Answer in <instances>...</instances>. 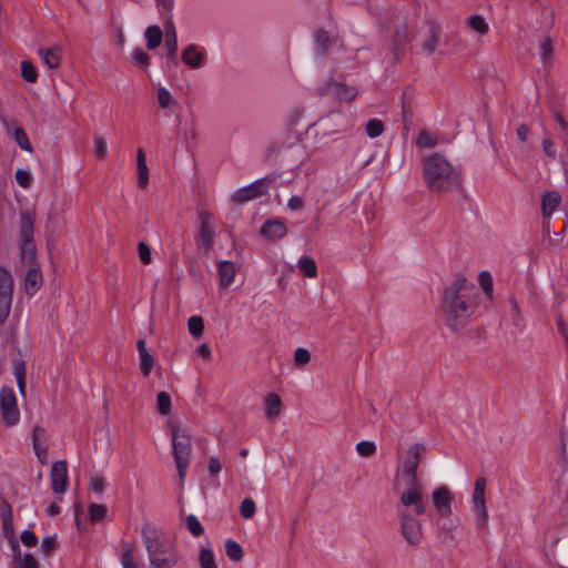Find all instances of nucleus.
Here are the masks:
<instances>
[{"mask_svg": "<svg viewBox=\"0 0 568 568\" xmlns=\"http://www.w3.org/2000/svg\"><path fill=\"white\" fill-rule=\"evenodd\" d=\"M476 298L474 285L464 277L445 288L442 311L452 329L459 331L469 323L477 306Z\"/></svg>", "mask_w": 568, "mask_h": 568, "instance_id": "f257e3e1", "label": "nucleus"}, {"mask_svg": "<svg viewBox=\"0 0 568 568\" xmlns=\"http://www.w3.org/2000/svg\"><path fill=\"white\" fill-rule=\"evenodd\" d=\"M425 453V446L422 444L412 445L402 462V474L406 480V486L399 494L402 507L413 508L416 515H424L426 504L424 499V487L417 478V468Z\"/></svg>", "mask_w": 568, "mask_h": 568, "instance_id": "f03ea898", "label": "nucleus"}, {"mask_svg": "<svg viewBox=\"0 0 568 568\" xmlns=\"http://www.w3.org/2000/svg\"><path fill=\"white\" fill-rule=\"evenodd\" d=\"M424 176L434 191H452L459 186L458 169L440 154H433L425 161Z\"/></svg>", "mask_w": 568, "mask_h": 568, "instance_id": "7ed1b4c3", "label": "nucleus"}, {"mask_svg": "<svg viewBox=\"0 0 568 568\" xmlns=\"http://www.w3.org/2000/svg\"><path fill=\"white\" fill-rule=\"evenodd\" d=\"M171 433L172 453L178 469L179 479L181 484H183L192 454L191 435L185 427L179 425H173L171 427Z\"/></svg>", "mask_w": 568, "mask_h": 568, "instance_id": "20e7f679", "label": "nucleus"}, {"mask_svg": "<svg viewBox=\"0 0 568 568\" xmlns=\"http://www.w3.org/2000/svg\"><path fill=\"white\" fill-rule=\"evenodd\" d=\"M403 510H398L399 530L404 540L410 546H418L423 541V525L417 518L414 509L403 507Z\"/></svg>", "mask_w": 568, "mask_h": 568, "instance_id": "39448f33", "label": "nucleus"}, {"mask_svg": "<svg viewBox=\"0 0 568 568\" xmlns=\"http://www.w3.org/2000/svg\"><path fill=\"white\" fill-rule=\"evenodd\" d=\"M146 550L151 565L155 568H172L178 557L174 547L170 542H163L159 539H148Z\"/></svg>", "mask_w": 568, "mask_h": 568, "instance_id": "423d86ee", "label": "nucleus"}, {"mask_svg": "<svg viewBox=\"0 0 568 568\" xmlns=\"http://www.w3.org/2000/svg\"><path fill=\"white\" fill-rule=\"evenodd\" d=\"M33 222L28 214H21L19 241H20V257L23 264H32L36 261L37 248L33 241Z\"/></svg>", "mask_w": 568, "mask_h": 568, "instance_id": "0eeeda50", "label": "nucleus"}, {"mask_svg": "<svg viewBox=\"0 0 568 568\" xmlns=\"http://www.w3.org/2000/svg\"><path fill=\"white\" fill-rule=\"evenodd\" d=\"M486 479L479 477L476 479L471 494L470 505L475 526L478 529H485L488 525V510L485 500Z\"/></svg>", "mask_w": 568, "mask_h": 568, "instance_id": "6e6552de", "label": "nucleus"}, {"mask_svg": "<svg viewBox=\"0 0 568 568\" xmlns=\"http://www.w3.org/2000/svg\"><path fill=\"white\" fill-rule=\"evenodd\" d=\"M1 422L7 427H13L20 422V410L12 387L3 386L0 392Z\"/></svg>", "mask_w": 568, "mask_h": 568, "instance_id": "1a4fd4ad", "label": "nucleus"}, {"mask_svg": "<svg viewBox=\"0 0 568 568\" xmlns=\"http://www.w3.org/2000/svg\"><path fill=\"white\" fill-rule=\"evenodd\" d=\"M430 500L435 514L440 517L453 515L455 494L447 485H439L432 490Z\"/></svg>", "mask_w": 568, "mask_h": 568, "instance_id": "9d476101", "label": "nucleus"}, {"mask_svg": "<svg viewBox=\"0 0 568 568\" xmlns=\"http://www.w3.org/2000/svg\"><path fill=\"white\" fill-rule=\"evenodd\" d=\"M200 231L196 236L199 246L206 254L211 250L215 239V220L213 215L206 211L200 212Z\"/></svg>", "mask_w": 568, "mask_h": 568, "instance_id": "9b49d317", "label": "nucleus"}, {"mask_svg": "<svg viewBox=\"0 0 568 568\" xmlns=\"http://www.w3.org/2000/svg\"><path fill=\"white\" fill-rule=\"evenodd\" d=\"M13 278L8 270L0 267V324L8 317L12 304Z\"/></svg>", "mask_w": 568, "mask_h": 568, "instance_id": "f8f14e48", "label": "nucleus"}, {"mask_svg": "<svg viewBox=\"0 0 568 568\" xmlns=\"http://www.w3.org/2000/svg\"><path fill=\"white\" fill-rule=\"evenodd\" d=\"M50 479L53 493L63 494L68 489V466L64 460L53 463Z\"/></svg>", "mask_w": 568, "mask_h": 568, "instance_id": "ddd939ff", "label": "nucleus"}, {"mask_svg": "<svg viewBox=\"0 0 568 568\" xmlns=\"http://www.w3.org/2000/svg\"><path fill=\"white\" fill-rule=\"evenodd\" d=\"M181 60L190 69H200L206 62L205 49L196 44H189L182 50Z\"/></svg>", "mask_w": 568, "mask_h": 568, "instance_id": "4468645a", "label": "nucleus"}, {"mask_svg": "<svg viewBox=\"0 0 568 568\" xmlns=\"http://www.w3.org/2000/svg\"><path fill=\"white\" fill-rule=\"evenodd\" d=\"M28 265L29 270L21 282V288L29 297H32L42 286L43 277L34 262Z\"/></svg>", "mask_w": 568, "mask_h": 568, "instance_id": "2eb2a0df", "label": "nucleus"}, {"mask_svg": "<svg viewBox=\"0 0 568 568\" xmlns=\"http://www.w3.org/2000/svg\"><path fill=\"white\" fill-rule=\"evenodd\" d=\"M10 546L13 552V568H39L37 559L30 552H22L16 537L10 538Z\"/></svg>", "mask_w": 568, "mask_h": 568, "instance_id": "dca6fc26", "label": "nucleus"}, {"mask_svg": "<svg viewBox=\"0 0 568 568\" xmlns=\"http://www.w3.org/2000/svg\"><path fill=\"white\" fill-rule=\"evenodd\" d=\"M267 186L264 180H256L248 185H245L239 189L233 199L237 202H247L251 201L264 193H266Z\"/></svg>", "mask_w": 568, "mask_h": 568, "instance_id": "f3484780", "label": "nucleus"}, {"mask_svg": "<svg viewBox=\"0 0 568 568\" xmlns=\"http://www.w3.org/2000/svg\"><path fill=\"white\" fill-rule=\"evenodd\" d=\"M322 93L326 95H332L334 99L338 101H351L357 97L358 91L355 87L339 82H333L327 84V87L323 90Z\"/></svg>", "mask_w": 568, "mask_h": 568, "instance_id": "a211bd4d", "label": "nucleus"}, {"mask_svg": "<svg viewBox=\"0 0 568 568\" xmlns=\"http://www.w3.org/2000/svg\"><path fill=\"white\" fill-rule=\"evenodd\" d=\"M32 446L38 460L45 465L49 460V449L47 444V433L41 427H34L32 432Z\"/></svg>", "mask_w": 568, "mask_h": 568, "instance_id": "6ab92c4d", "label": "nucleus"}, {"mask_svg": "<svg viewBox=\"0 0 568 568\" xmlns=\"http://www.w3.org/2000/svg\"><path fill=\"white\" fill-rule=\"evenodd\" d=\"M216 267L220 286L222 288H227L235 282L237 272L236 265L231 261L221 260L216 262Z\"/></svg>", "mask_w": 568, "mask_h": 568, "instance_id": "aec40b11", "label": "nucleus"}, {"mask_svg": "<svg viewBox=\"0 0 568 568\" xmlns=\"http://www.w3.org/2000/svg\"><path fill=\"white\" fill-rule=\"evenodd\" d=\"M286 233V224L280 219H270L261 227V234L272 241L283 239Z\"/></svg>", "mask_w": 568, "mask_h": 568, "instance_id": "412c9836", "label": "nucleus"}, {"mask_svg": "<svg viewBox=\"0 0 568 568\" xmlns=\"http://www.w3.org/2000/svg\"><path fill=\"white\" fill-rule=\"evenodd\" d=\"M264 412L266 419L272 423L280 418L283 412V403L280 395L276 393H270L266 395L264 398Z\"/></svg>", "mask_w": 568, "mask_h": 568, "instance_id": "4be33fe9", "label": "nucleus"}, {"mask_svg": "<svg viewBox=\"0 0 568 568\" xmlns=\"http://www.w3.org/2000/svg\"><path fill=\"white\" fill-rule=\"evenodd\" d=\"M62 47L59 44H54L50 48L43 49L40 48L38 50V54L40 55L42 62L49 68V69H58L61 64L62 60Z\"/></svg>", "mask_w": 568, "mask_h": 568, "instance_id": "5701e85b", "label": "nucleus"}, {"mask_svg": "<svg viewBox=\"0 0 568 568\" xmlns=\"http://www.w3.org/2000/svg\"><path fill=\"white\" fill-rule=\"evenodd\" d=\"M150 171L146 164L145 152L142 148L136 150V185L144 190L149 185Z\"/></svg>", "mask_w": 568, "mask_h": 568, "instance_id": "b1692460", "label": "nucleus"}, {"mask_svg": "<svg viewBox=\"0 0 568 568\" xmlns=\"http://www.w3.org/2000/svg\"><path fill=\"white\" fill-rule=\"evenodd\" d=\"M561 202V195L557 191L546 192L541 200L542 216L549 217Z\"/></svg>", "mask_w": 568, "mask_h": 568, "instance_id": "393cba45", "label": "nucleus"}, {"mask_svg": "<svg viewBox=\"0 0 568 568\" xmlns=\"http://www.w3.org/2000/svg\"><path fill=\"white\" fill-rule=\"evenodd\" d=\"M144 38L146 48L149 50H154L161 44L163 39V32L159 26H149L144 31Z\"/></svg>", "mask_w": 568, "mask_h": 568, "instance_id": "a878e982", "label": "nucleus"}, {"mask_svg": "<svg viewBox=\"0 0 568 568\" xmlns=\"http://www.w3.org/2000/svg\"><path fill=\"white\" fill-rule=\"evenodd\" d=\"M164 36H165V48L168 50V54L170 57H173V55H175V53L178 51V36H176V31H175V28H174V24L172 21H169L165 24Z\"/></svg>", "mask_w": 568, "mask_h": 568, "instance_id": "bb28decb", "label": "nucleus"}, {"mask_svg": "<svg viewBox=\"0 0 568 568\" xmlns=\"http://www.w3.org/2000/svg\"><path fill=\"white\" fill-rule=\"evenodd\" d=\"M554 53L552 41L548 37H541L538 42V55L544 64L551 62Z\"/></svg>", "mask_w": 568, "mask_h": 568, "instance_id": "cd10ccee", "label": "nucleus"}, {"mask_svg": "<svg viewBox=\"0 0 568 568\" xmlns=\"http://www.w3.org/2000/svg\"><path fill=\"white\" fill-rule=\"evenodd\" d=\"M297 267L306 277L313 278L317 275L316 263L311 256H301L297 261Z\"/></svg>", "mask_w": 568, "mask_h": 568, "instance_id": "c85d7f7f", "label": "nucleus"}, {"mask_svg": "<svg viewBox=\"0 0 568 568\" xmlns=\"http://www.w3.org/2000/svg\"><path fill=\"white\" fill-rule=\"evenodd\" d=\"M0 517L2 520L3 529L6 532L11 535V538L13 536V523H12V511L10 505L4 501L0 506Z\"/></svg>", "mask_w": 568, "mask_h": 568, "instance_id": "c756f323", "label": "nucleus"}, {"mask_svg": "<svg viewBox=\"0 0 568 568\" xmlns=\"http://www.w3.org/2000/svg\"><path fill=\"white\" fill-rule=\"evenodd\" d=\"M477 283L483 290L484 294L488 298H493V292H494V284H493V276L488 271H481L479 272L477 276Z\"/></svg>", "mask_w": 568, "mask_h": 568, "instance_id": "7c9ffc66", "label": "nucleus"}, {"mask_svg": "<svg viewBox=\"0 0 568 568\" xmlns=\"http://www.w3.org/2000/svg\"><path fill=\"white\" fill-rule=\"evenodd\" d=\"M132 63L141 69H148L150 65L151 57L142 48H134L131 53Z\"/></svg>", "mask_w": 568, "mask_h": 568, "instance_id": "2f4dec72", "label": "nucleus"}, {"mask_svg": "<svg viewBox=\"0 0 568 568\" xmlns=\"http://www.w3.org/2000/svg\"><path fill=\"white\" fill-rule=\"evenodd\" d=\"M24 371H26L24 362L21 359H14L12 363V373L17 379V385H18L19 392L22 395L24 394V387H26Z\"/></svg>", "mask_w": 568, "mask_h": 568, "instance_id": "473e14b6", "label": "nucleus"}, {"mask_svg": "<svg viewBox=\"0 0 568 568\" xmlns=\"http://www.w3.org/2000/svg\"><path fill=\"white\" fill-rule=\"evenodd\" d=\"M200 568H217L215 556L211 547H202L199 555Z\"/></svg>", "mask_w": 568, "mask_h": 568, "instance_id": "72a5a7b5", "label": "nucleus"}, {"mask_svg": "<svg viewBox=\"0 0 568 568\" xmlns=\"http://www.w3.org/2000/svg\"><path fill=\"white\" fill-rule=\"evenodd\" d=\"M156 100L161 109H171L176 104L170 91L164 87H160L156 90Z\"/></svg>", "mask_w": 568, "mask_h": 568, "instance_id": "f704fd0d", "label": "nucleus"}, {"mask_svg": "<svg viewBox=\"0 0 568 568\" xmlns=\"http://www.w3.org/2000/svg\"><path fill=\"white\" fill-rule=\"evenodd\" d=\"M225 554L227 558L232 561H240L243 558V550L239 542L233 539H227L225 541Z\"/></svg>", "mask_w": 568, "mask_h": 568, "instance_id": "c9c22d12", "label": "nucleus"}, {"mask_svg": "<svg viewBox=\"0 0 568 568\" xmlns=\"http://www.w3.org/2000/svg\"><path fill=\"white\" fill-rule=\"evenodd\" d=\"M172 408L171 396L166 392H160L156 395V410L159 414L170 415Z\"/></svg>", "mask_w": 568, "mask_h": 568, "instance_id": "e433bc0d", "label": "nucleus"}, {"mask_svg": "<svg viewBox=\"0 0 568 568\" xmlns=\"http://www.w3.org/2000/svg\"><path fill=\"white\" fill-rule=\"evenodd\" d=\"M468 27L477 34H486L489 30L488 23L481 16H471L467 19Z\"/></svg>", "mask_w": 568, "mask_h": 568, "instance_id": "4c0bfd02", "label": "nucleus"}, {"mask_svg": "<svg viewBox=\"0 0 568 568\" xmlns=\"http://www.w3.org/2000/svg\"><path fill=\"white\" fill-rule=\"evenodd\" d=\"M437 525L443 531L453 537V534L459 527L460 521L457 517H453V515H450L449 517H440L437 520Z\"/></svg>", "mask_w": 568, "mask_h": 568, "instance_id": "58836bf2", "label": "nucleus"}, {"mask_svg": "<svg viewBox=\"0 0 568 568\" xmlns=\"http://www.w3.org/2000/svg\"><path fill=\"white\" fill-rule=\"evenodd\" d=\"M121 564L123 568H139L134 560L133 548L129 544H124L121 548Z\"/></svg>", "mask_w": 568, "mask_h": 568, "instance_id": "ea45409f", "label": "nucleus"}, {"mask_svg": "<svg viewBox=\"0 0 568 568\" xmlns=\"http://www.w3.org/2000/svg\"><path fill=\"white\" fill-rule=\"evenodd\" d=\"M94 155L99 160H104L108 156V142L103 135L93 136Z\"/></svg>", "mask_w": 568, "mask_h": 568, "instance_id": "a19ab883", "label": "nucleus"}, {"mask_svg": "<svg viewBox=\"0 0 568 568\" xmlns=\"http://www.w3.org/2000/svg\"><path fill=\"white\" fill-rule=\"evenodd\" d=\"M189 333L194 337H200L204 331L203 318L199 315H193L187 321Z\"/></svg>", "mask_w": 568, "mask_h": 568, "instance_id": "79ce46f5", "label": "nucleus"}, {"mask_svg": "<svg viewBox=\"0 0 568 568\" xmlns=\"http://www.w3.org/2000/svg\"><path fill=\"white\" fill-rule=\"evenodd\" d=\"M106 506L102 504H91L89 506V518L91 521L103 520L106 516Z\"/></svg>", "mask_w": 568, "mask_h": 568, "instance_id": "37998d69", "label": "nucleus"}, {"mask_svg": "<svg viewBox=\"0 0 568 568\" xmlns=\"http://www.w3.org/2000/svg\"><path fill=\"white\" fill-rule=\"evenodd\" d=\"M365 131L369 138H372V139L377 138V136L382 135V133L384 132V124L378 119H372L366 123Z\"/></svg>", "mask_w": 568, "mask_h": 568, "instance_id": "c03bdc74", "label": "nucleus"}, {"mask_svg": "<svg viewBox=\"0 0 568 568\" xmlns=\"http://www.w3.org/2000/svg\"><path fill=\"white\" fill-rule=\"evenodd\" d=\"M21 75L27 82H36L38 79V72L33 64L29 61L21 62Z\"/></svg>", "mask_w": 568, "mask_h": 568, "instance_id": "a18cd8bd", "label": "nucleus"}, {"mask_svg": "<svg viewBox=\"0 0 568 568\" xmlns=\"http://www.w3.org/2000/svg\"><path fill=\"white\" fill-rule=\"evenodd\" d=\"M13 138L17 142V144L23 150V151H28V152H31L32 151V146L30 144V141L28 139V135L26 134V132L23 131V129L21 128H16L13 130Z\"/></svg>", "mask_w": 568, "mask_h": 568, "instance_id": "49530a36", "label": "nucleus"}, {"mask_svg": "<svg viewBox=\"0 0 568 568\" xmlns=\"http://www.w3.org/2000/svg\"><path fill=\"white\" fill-rule=\"evenodd\" d=\"M416 144L419 148H433L437 144V138L427 131H423L418 134Z\"/></svg>", "mask_w": 568, "mask_h": 568, "instance_id": "de8ad7c7", "label": "nucleus"}, {"mask_svg": "<svg viewBox=\"0 0 568 568\" xmlns=\"http://www.w3.org/2000/svg\"><path fill=\"white\" fill-rule=\"evenodd\" d=\"M311 353L307 348L297 347L294 352V365L295 366H305L311 361Z\"/></svg>", "mask_w": 568, "mask_h": 568, "instance_id": "09e8293b", "label": "nucleus"}, {"mask_svg": "<svg viewBox=\"0 0 568 568\" xmlns=\"http://www.w3.org/2000/svg\"><path fill=\"white\" fill-rule=\"evenodd\" d=\"M14 178H16L17 183L22 189H29L31 186L32 174L30 173V171L23 170V169H19V170L16 171Z\"/></svg>", "mask_w": 568, "mask_h": 568, "instance_id": "8fccbe9b", "label": "nucleus"}, {"mask_svg": "<svg viewBox=\"0 0 568 568\" xmlns=\"http://www.w3.org/2000/svg\"><path fill=\"white\" fill-rule=\"evenodd\" d=\"M356 452L361 456H372L376 452V445L369 440H362L356 445Z\"/></svg>", "mask_w": 568, "mask_h": 568, "instance_id": "3c124183", "label": "nucleus"}, {"mask_svg": "<svg viewBox=\"0 0 568 568\" xmlns=\"http://www.w3.org/2000/svg\"><path fill=\"white\" fill-rule=\"evenodd\" d=\"M139 357H140V368L143 373V375L148 376L154 366V358L150 353L142 354Z\"/></svg>", "mask_w": 568, "mask_h": 568, "instance_id": "603ef678", "label": "nucleus"}, {"mask_svg": "<svg viewBox=\"0 0 568 568\" xmlns=\"http://www.w3.org/2000/svg\"><path fill=\"white\" fill-rule=\"evenodd\" d=\"M240 513L245 519H250L255 514V503L251 498H245L240 507Z\"/></svg>", "mask_w": 568, "mask_h": 568, "instance_id": "864d4df0", "label": "nucleus"}, {"mask_svg": "<svg viewBox=\"0 0 568 568\" xmlns=\"http://www.w3.org/2000/svg\"><path fill=\"white\" fill-rule=\"evenodd\" d=\"M138 253H139V257L143 264L146 265V264L151 263L152 253H151V248L149 247V245L146 243L140 242L138 244Z\"/></svg>", "mask_w": 568, "mask_h": 568, "instance_id": "5fc2aeb1", "label": "nucleus"}, {"mask_svg": "<svg viewBox=\"0 0 568 568\" xmlns=\"http://www.w3.org/2000/svg\"><path fill=\"white\" fill-rule=\"evenodd\" d=\"M186 525L190 532L194 536H200L203 532V527L200 520L193 515H190L186 518Z\"/></svg>", "mask_w": 568, "mask_h": 568, "instance_id": "6e6d98bb", "label": "nucleus"}, {"mask_svg": "<svg viewBox=\"0 0 568 568\" xmlns=\"http://www.w3.org/2000/svg\"><path fill=\"white\" fill-rule=\"evenodd\" d=\"M20 540L26 547H34L38 544V537L29 529H24L20 535Z\"/></svg>", "mask_w": 568, "mask_h": 568, "instance_id": "4d7b16f0", "label": "nucleus"}, {"mask_svg": "<svg viewBox=\"0 0 568 568\" xmlns=\"http://www.w3.org/2000/svg\"><path fill=\"white\" fill-rule=\"evenodd\" d=\"M554 120H555V123L557 125V129L560 130L564 133V136H562L564 143L566 145H568V123L562 118V115L559 114V113H555L554 114Z\"/></svg>", "mask_w": 568, "mask_h": 568, "instance_id": "13d9d810", "label": "nucleus"}, {"mask_svg": "<svg viewBox=\"0 0 568 568\" xmlns=\"http://www.w3.org/2000/svg\"><path fill=\"white\" fill-rule=\"evenodd\" d=\"M57 546L55 535H48L43 537L41 542V549L43 554L49 555Z\"/></svg>", "mask_w": 568, "mask_h": 568, "instance_id": "bf43d9fd", "label": "nucleus"}, {"mask_svg": "<svg viewBox=\"0 0 568 568\" xmlns=\"http://www.w3.org/2000/svg\"><path fill=\"white\" fill-rule=\"evenodd\" d=\"M438 45V39L436 34L432 31L426 41L423 44V49L428 52L433 53Z\"/></svg>", "mask_w": 568, "mask_h": 568, "instance_id": "052dcab7", "label": "nucleus"}, {"mask_svg": "<svg viewBox=\"0 0 568 568\" xmlns=\"http://www.w3.org/2000/svg\"><path fill=\"white\" fill-rule=\"evenodd\" d=\"M91 489L95 493L101 495L104 490L105 484L104 479L101 476H94L90 480Z\"/></svg>", "mask_w": 568, "mask_h": 568, "instance_id": "680f3d73", "label": "nucleus"}, {"mask_svg": "<svg viewBox=\"0 0 568 568\" xmlns=\"http://www.w3.org/2000/svg\"><path fill=\"white\" fill-rule=\"evenodd\" d=\"M542 149H544V152L546 153V155L550 159H555L556 158V148L552 143L551 140L549 139H544L542 140Z\"/></svg>", "mask_w": 568, "mask_h": 568, "instance_id": "e2e57ef3", "label": "nucleus"}, {"mask_svg": "<svg viewBox=\"0 0 568 568\" xmlns=\"http://www.w3.org/2000/svg\"><path fill=\"white\" fill-rule=\"evenodd\" d=\"M195 353L197 356L202 357L203 359H211L212 357V352H211V348L207 344H201L196 347L195 349Z\"/></svg>", "mask_w": 568, "mask_h": 568, "instance_id": "0e129e2a", "label": "nucleus"}, {"mask_svg": "<svg viewBox=\"0 0 568 568\" xmlns=\"http://www.w3.org/2000/svg\"><path fill=\"white\" fill-rule=\"evenodd\" d=\"M221 463L217 457L212 456L209 459L207 469L211 475H216L221 471Z\"/></svg>", "mask_w": 568, "mask_h": 568, "instance_id": "69168bd1", "label": "nucleus"}, {"mask_svg": "<svg viewBox=\"0 0 568 568\" xmlns=\"http://www.w3.org/2000/svg\"><path fill=\"white\" fill-rule=\"evenodd\" d=\"M303 205H304V202H303L302 197L296 196V195L292 196V197L288 200V202H287V206H288L291 210H293V211H298V210H301V209L303 207Z\"/></svg>", "mask_w": 568, "mask_h": 568, "instance_id": "338daca9", "label": "nucleus"}, {"mask_svg": "<svg viewBox=\"0 0 568 568\" xmlns=\"http://www.w3.org/2000/svg\"><path fill=\"white\" fill-rule=\"evenodd\" d=\"M160 12H170L173 8L174 0H156Z\"/></svg>", "mask_w": 568, "mask_h": 568, "instance_id": "774afa93", "label": "nucleus"}]
</instances>
